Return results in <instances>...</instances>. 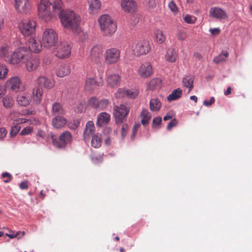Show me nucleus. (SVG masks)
<instances>
[{
  "mask_svg": "<svg viewBox=\"0 0 252 252\" xmlns=\"http://www.w3.org/2000/svg\"><path fill=\"white\" fill-rule=\"evenodd\" d=\"M39 17L45 22L59 16L62 25L74 33H82L80 28V17L73 11H64L62 0H40L38 5Z\"/></svg>",
  "mask_w": 252,
  "mask_h": 252,
  "instance_id": "nucleus-1",
  "label": "nucleus"
},
{
  "mask_svg": "<svg viewBox=\"0 0 252 252\" xmlns=\"http://www.w3.org/2000/svg\"><path fill=\"white\" fill-rule=\"evenodd\" d=\"M101 31L105 35H112L116 30L117 25L108 15H103L98 19Z\"/></svg>",
  "mask_w": 252,
  "mask_h": 252,
  "instance_id": "nucleus-2",
  "label": "nucleus"
},
{
  "mask_svg": "<svg viewBox=\"0 0 252 252\" xmlns=\"http://www.w3.org/2000/svg\"><path fill=\"white\" fill-rule=\"evenodd\" d=\"M58 41L57 33L52 28L46 29L42 34V44L47 48L54 46Z\"/></svg>",
  "mask_w": 252,
  "mask_h": 252,
  "instance_id": "nucleus-3",
  "label": "nucleus"
},
{
  "mask_svg": "<svg viewBox=\"0 0 252 252\" xmlns=\"http://www.w3.org/2000/svg\"><path fill=\"white\" fill-rule=\"evenodd\" d=\"M51 139L55 147L57 148H64L71 142L72 137L69 131H65L61 133L59 138L53 135L51 136Z\"/></svg>",
  "mask_w": 252,
  "mask_h": 252,
  "instance_id": "nucleus-4",
  "label": "nucleus"
},
{
  "mask_svg": "<svg viewBox=\"0 0 252 252\" xmlns=\"http://www.w3.org/2000/svg\"><path fill=\"white\" fill-rule=\"evenodd\" d=\"M121 51L117 48L111 47L107 49L104 54L105 63L108 65L117 63L120 60Z\"/></svg>",
  "mask_w": 252,
  "mask_h": 252,
  "instance_id": "nucleus-5",
  "label": "nucleus"
},
{
  "mask_svg": "<svg viewBox=\"0 0 252 252\" xmlns=\"http://www.w3.org/2000/svg\"><path fill=\"white\" fill-rule=\"evenodd\" d=\"M30 51L26 47H20L14 51L11 55L9 63L12 64H17L21 62L23 63L26 58L29 57L28 53Z\"/></svg>",
  "mask_w": 252,
  "mask_h": 252,
  "instance_id": "nucleus-6",
  "label": "nucleus"
},
{
  "mask_svg": "<svg viewBox=\"0 0 252 252\" xmlns=\"http://www.w3.org/2000/svg\"><path fill=\"white\" fill-rule=\"evenodd\" d=\"M151 45L149 41L144 40L138 42L132 47L133 54L137 56L146 55L151 50Z\"/></svg>",
  "mask_w": 252,
  "mask_h": 252,
  "instance_id": "nucleus-7",
  "label": "nucleus"
},
{
  "mask_svg": "<svg viewBox=\"0 0 252 252\" xmlns=\"http://www.w3.org/2000/svg\"><path fill=\"white\" fill-rule=\"evenodd\" d=\"M129 109V107H127L125 104H121L114 107L113 115L117 124L122 123L126 118Z\"/></svg>",
  "mask_w": 252,
  "mask_h": 252,
  "instance_id": "nucleus-8",
  "label": "nucleus"
},
{
  "mask_svg": "<svg viewBox=\"0 0 252 252\" xmlns=\"http://www.w3.org/2000/svg\"><path fill=\"white\" fill-rule=\"evenodd\" d=\"M36 23L34 20H26L23 21L19 24V28L21 33L25 36L32 35L35 31Z\"/></svg>",
  "mask_w": 252,
  "mask_h": 252,
  "instance_id": "nucleus-9",
  "label": "nucleus"
},
{
  "mask_svg": "<svg viewBox=\"0 0 252 252\" xmlns=\"http://www.w3.org/2000/svg\"><path fill=\"white\" fill-rule=\"evenodd\" d=\"M5 86L9 90L16 93L24 90L20 78L16 76L12 77L8 79L5 84Z\"/></svg>",
  "mask_w": 252,
  "mask_h": 252,
  "instance_id": "nucleus-10",
  "label": "nucleus"
},
{
  "mask_svg": "<svg viewBox=\"0 0 252 252\" xmlns=\"http://www.w3.org/2000/svg\"><path fill=\"white\" fill-rule=\"evenodd\" d=\"M71 49L70 45L67 43H61L57 48L56 56L60 59L68 58L71 54Z\"/></svg>",
  "mask_w": 252,
  "mask_h": 252,
  "instance_id": "nucleus-11",
  "label": "nucleus"
},
{
  "mask_svg": "<svg viewBox=\"0 0 252 252\" xmlns=\"http://www.w3.org/2000/svg\"><path fill=\"white\" fill-rule=\"evenodd\" d=\"M29 57L25 59L23 63L28 71L32 72L35 70L39 65V60L35 57H33L30 52L28 53Z\"/></svg>",
  "mask_w": 252,
  "mask_h": 252,
  "instance_id": "nucleus-12",
  "label": "nucleus"
},
{
  "mask_svg": "<svg viewBox=\"0 0 252 252\" xmlns=\"http://www.w3.org/2000/svg\"><path fill=\"white\" fill-rule=\"evenodd\" d=\"M153 73V66L151 63L145 62L142 63L138 67V75L142 78H147Z\"/></svg>",
  "mask_w": 252,
  "mask_h": 252,
  "instance_id": "nucleus-13",
  "label": "nucleus"
},
{
  "mask_svg": "<svg viewBox=\"0 0 252 252\" xmlns=\"http://www.w3.org/2000/svg\"><path fill=\"white\" fill-rule=\"evenodd\" d=\"M15 8L20 13H27L31 9L30 0H14Z\"/></svg>",
  "mask_w": 252,
  "mask_h": 252,
  "instance_id": "nucleus-14",
  "label": "nucleus"
},
{
  "mask_svg": "<svg viewBox=\"0 0 252 252\" xmlns=\"http://www.w3.org/2000/svg\"><path fill=\"white\" fill-rule=\"evenodd\" d=\"M106 80L109 87L115 88L120 84L121 76L117 73H111L107 75Z\"/></svg>",
  "mask_w": 252,
  "mask_h": 252,
  "instance_id": "nucleus-15",
  "label": "nucleus"
},
{
  "mask_svg": "<svg viewBox=\"0 0 252 252\" xmlns=\"http://www.w3.org/2000/svg\"><path fill=\"white\" fill-rule=\"evenodd\" d=\"M209 14L210 16L219 20L228 18L226 11L219 7H211L209 10Z\"/></svg>",
  "mask_w": 252,
  "mask_h": 252,
  "instance_id": "nucleus-16",
  "label": "nucleus"
},
{
  "mask_svg": "<svg viewBox=\"0 0 252 252\" xmlns=\"http://www.w3.org/2000/svg\"><path fill=\"white\" fill-rule=\"evenodd\" d=\"M27 44L29 47L28 51H29L30 53H31V52L39 53L42 50V44L41 43L39 40H37L35 38H30Z\"/></svg>",
  "mask_w": 252,
  "mask_h": 252,
  "instance_id": "nucleus-17",
  "label": "nucleus"
},
{
  "mask_svg": "<svg viewBox=\"0 0 252 252\" xmlns=\"http://www.w3.org/2000/svg\"><path fill=\"white\" fill-rule=\"evenodd\" d=\"M103 53V48L100 45H95L91 50L90 57L92 61L97 62L101 58Z\"/></svg>",
  "mask_w": 252,
  "mask_h": 252,
  "instance_id": "nucleus-18",
  "label": "nucleus"
},
{
  "mask_svg": "<svg viewBox=\"0 0 252 252\" xmlns=\"http://www.w3.org/2000/svg\"><path fill=\"white\" fill-rule=\"evenodd\" d=\"M89 12L91 14H96L100 10L101 2L99 0H88Z\"/></svg>",
  "mask_w": 252,
  "mask_h": 252,
  "instance_id": "nucleus-19",
  "label": "nucleus"
},
{
  "mask_svg": "<svg viewBox=\"0 0 252 252\" xmlns=\"http://www.w3.org/2000/svg\"><path fill=\"white\" fill-rule=\"evenodd\" d=\"M67 124V120L63 115L55 116L52 121V125L57 129L63 127Z\"/></svg>",
  "mask_w": 252,
  "mask_h": 252,
  "instance_id": "nucleus-20",
  "label": "nucleus"
},
{
  "mask_svg": "<svg viewBox=\"0 0 252 252\" xmlns=\"http://www.w3.org/2000/svg\"><path fill=\"white\" fill-rule=\"evenodd\" d=\"M95 130V127L93 121L88 122L84 131L83 137L85 141H87L93 135Z\"/></svg>",
  "mask_w": 252,
  "mask_h": 252,
  "instance_id": "nucleus-21",
  "label": "nucleus"
},
{
  "mask_svg": "<svg viewBox=\"0 0 252 252\" xmlns=\"http://www.w3.org/2000/svg\"><path fill=\"white\" fill-rule=\"evenodd\" d=\"M103 84V80L100 79L99 81H96L94 78H88L86 80L85 88L88 91H91L95 86H101Z\"/></svg>",
  "mask_w": 252,
  "mask_h": 252,
  "instance_id": "nucleus-22",
  "label": "nucleus"
},
{
  "mask_svg": "<svg viewBox=\"0 0 252 252\" xmlns=\"http://www.w3.org/2000/svg\"><path fill=\"white\" fill-rule=\"evenodd\" d=\"M18 103L22 106L29 105L31 101V96L28 94H19L16 98Z\"/></svg>",
  "mask_w": 252,
  "mask_h": 252,
  "instance_id": "nucleus-23",
  "label": "nucleus"
},
{
  "mask_svg": "<svg viewBox=\"0 0 252 252\" xmlns=\"http://www.w3.org/2000/svg\"><path fill=\"white\" fill-rule=\"evenodd\" d=\"M121 6L125 11L133 12L135 9L136 4L133 0H122Z\"/></svg>",
  "mask_w": 252,
  "mask_h": 252,
  "instance_id": "nucleus-24",
  "label": "nucleus"
},
{
  "mask_svg": "<svg viewBox=\"0 0 252 252\" xmlns=\"http://www.w3.org/2000/svg\"><path fill=\"white\" fill-rule=\"evenodd\" d=\"M110 120V115L106 112L100 113L97 118L96 125L100 126L103 125H107Z\"/></svg>",
  "mask_w": 252,
  "mask_h": 252,
  "instance_id": "nucleus-25",
  "label": "nucleus"
},
{
  "mask_svg": "<svg viewBox=\"0 0 252 252\" xmlns=\"http://www.w3.org/2000/svg\"><path fill=\"white\" fill-rule=\"evenodd\" d=\"M37 83L39 85L43 86L47 89H51L55 85L54 82L53 80L44 76L38 77L37 79Z\"/></svg>",
  "mask_w": 252,
  "mask_h": 252,
  "instance_id": "nucleus-26",
  "label": "nucleus"
},
{
  "mask_svg": "<svg viewBox=\"0 0 252 252\" xmlns=\"http://www.w3.org/2000/svg\"><path fill=\"white\" fill-rule=\"evenodd\" d=\"M51 114L54 116L63 115L65 114V111L60 103L56 102L52 105Z\"/></svg>",
  "mask_w": 252,
  "mask_h": 252,
  "instance_id": "nucleus-27",
  "label": "nucleus"
},
{
  "mask_svg": "<svg viewBox=\"0 0 252 252\" xmlns=\"http://www.w3.org/2000/svg\"><path fill=\"white\" fill-rule=\"evenodd\" d=\"M70 72V66L68 64H62L60 65L57 72V75L60 77H63Z\"/></svg>",
  "mask_w": 252,
  "mask_h": 252,
  "instance_id": "nucleus-28",
  "label": "nucleus"
},
{
  "mask_svg": "<svg viewBox=\"0 0 252 252\" xmlns=\"http://www.w3.org/2000/svg\"><path fill=\"white\" fill-rule=\"evenodd\" d=\"M140 116L141 118V124L144 126H147L152 117L150 112L148 110L144 109L141 112Z\"/></svg>",
  "mask_w": 252,
  "mask_h": 252,
  "instance_id": "nucleus-29",
  "label": "nucleus"
},
{
  "mask_svg": "<svg viewBox=\"0 0 252 252\" xmlns=\"http://www.w3.org/2000/svg\"><path fill=\"white\" fill-rule=\"evenodd\" d=\"M178 57V54L173 48H169L165 55V59L169 62H175Z\"/></svg>",
  "mask_w": 252,
  "mask_h": 252,
  "instance_id": "nucleus-30",
  "label": "nucleus"
},
{
  "mask_svg": "<svg viewBox=\"0 0 252 252\" xmlns=\"http://www.w3.org/2000/svg\"><path fill=\"white\" fill-rule=\"evenodd\" d=\"M11 51V48L8 44H4L0 47V58H7Z\"/></svg>",
  "mask_w": 252,
  "mask_h": 252,
  "instance_id": "nucleus-31",
  "label": "nucleus"
},
{
  "mask_svg": "<svg viewBox=\"0 0 252 252\" xmlns=\"http://www.w3.org/2000/svg\"><path fill=\"white\" fill-rule=\"evenodd\" d=\"M182 95V91L181 89L178 88L173 90L171 94L167 97V100L171 101L180 98Z\"/></svg>",
  "mask_w": 252,
  "mask_h": 252,
  "instance_id": "nucleus-32",
  "label": "nucleus"
},
{
  "mask_svg": "<svg viewBox=\"0 0 252 252\" xmlns=\"http://www.w3.org/2000/svg\"><path fill=\"white\" fill-rule=\"evenodd\" d=\"M2 102L3 107L6 109L11 108L14 104L13 98L9 95H6L3 97Z\"/></svg>",
  "mask_w": 252,
  "mask_h": 252,
  "instance_id": "nucleus-33",
  "label": "nucleus"
},
{
  "mask_svg": "<svg viewBox=\"0 0 252 252\" xmlns=\"http://www.w3.org/2000/svg\"><path fill=\"white\" fill-rule=\"evenodd\" d=\"M182 83L183 86L189 89L188 93H189L193 88V79L190 76H187L183 79Z\"/></svg>",
  "mask_w": 252,
  "mask_h": 252,
  "instance_id": "nucleus-34",
  "label": "nucleus"
},
{
  "mask_svg": "<svg viewBox=\"0 0 252 252\" xmlns=\"http://www.w3.org/2000/svg\"><path fill=\"white\" fill-rule=\"evenodd\" d=\"M161 106V103L158 98H153L150 101V109L152 111H158Z\"/></svg>",
  "mask_w": 252,
  "mask_h": 252,
  "instance_id": "nucleus-35",
  "label": "nucleus"
},
{
  "mask_svg": "<svg viewBox=\"0 0 252 252\" xmlns=\"http://www.w3.org/2000/svg\"><path fill=\"white\" fill-rule=\"evenodd\" d=\"M42 91L40 88H35L32 91V97L33 101L36 104H39L42 98Z\"/></svg>",
  "mask_w": 252,
  "mask_h": 252,
  "instance_id": "nucleus-36",
  "label": "nucleus"
},
{
  "mask_svg": "<svg viewBox=\"0 0 252 252\" xmlns=\"http://www.w3.org/2000/svg\"><path fill=\"white\" fill-rule=\"evenodd\" d=\"M161 81L160 79L156 78L152 79L148 84V88L150 90H154L160 86Z\"/></svg>",
  "mask_w": 252,
  "mask_h": 252,
  "instance_id": "nucleus-37",
  "label": "nucleus"
},
{
  "mask_svg": "<svg viewBox=\"0 0 252 252\" xmlns=\"http://www.w3.org/2000/svg\"><path fill=\"white\" fill-rule=\"evenodd\" d=\"M101 139L100 135L98 134H95L93 136L91 144L94 148H98L101 145Z\"/></svg>",
  "mask_w": 252,
  "mask_h": 252,
  "instance_id": "nucleus-38",
  "label": "nucleus"
},
{
  "mask_svg": "<svg viewBox=\"0 0 252 252\" xmlns=\"http://www.w3.org/2000/svg\"><path fill=\"white\" fill-rule=\"evenodd\" d=\"M228 53L226 51H223L222 53L214 58L213 62L216 63H219L221 62L224 61L228 57Z\"/></svg>",
  "mask_w": 252,
  "mask_h": 252,
  "instance_id": "nucleus-39",
  "label": "nucleus"
},
{
  "mask_svg": "<svg viewBox=\"0 0 252 252\" xmlns=\"http://www.w3.org/2000/svg\"><path fill=\"white\" fill-rule=\"evenodd\" d=\"M139 94V91L136 89H126V96L130 99H134Z\"/></svg>",
  "mask_w": 252,
  "mask_h": 252,
  "instance_id": "nucleus-40",
  "label": "nucleus"
},
{
  "mask_svg": "<svg viewBox=\"0 0 252 252\" xmlns=\"http://www.w3.org/2000/svg\"><path fill=\"white\" fill-rule=\"evenodd\" d=\"M156 40L158 43H162L165 40V37L160 30H157L155 32Z\"/></svg>",
  "mask_w": 252,
  "mask_h": 252,
  "instance_id": "nucleus-41",
  "label": "nucleus"
},
{
  "mask_svg": "<svg viewBox=\"0 0 252 252\" xmlns=\"http://www.w3.org/2000/svg\"><path fill=\"white\" fill-rule=\"evenodd\" d=\"M110 104L109 101L107 99H102L98 100V104L97 110H102L106 109Z\"/></svg>",
  "mask_w": 252,
  "mask_h": 252,
  "instance_id": "nucleus-42",
  "label": "nucleus"
},
{
  "mask_svg": "<svg viewBox=\"0 0 252 252\" xmlns=\"http://www.w3.org/2000/svg\"><path fill=\"white\" fill-rule=\"evenodd\" d=\"M8 69L6 66L0 63V79H4L6 78Z\"/></svg>",
  "mask_w": 252,
  "mask_h": 252,
  "instance_id": "nucleus-43",
  "label": "nucleus"
},
{
  "mask_svg": "<svg viewBox=\"0 0 252 252\" xmlns=\"http://www.w3.org/2000/svg\"><path fill=\"white\" fill-rule=\"evenodd\" d=\"M98 104V100L95 97H92L88 100V106L94 109H97Z\"/></svg>",
  "mask_w": 252,
  "mask_h": 252,
  "instance_id": "nucleus-44",
  "label": "nucleus"
},
{
  "mask_svg": "<svg viewBox=\"0 0 252 252\" xmlns=\"http://www.w3.org/2000/svg\"><path fill=\"white\" fill-rule=\"evenodd\" d=\"M85 110V103L84 101L80 102L74 107V111L78 113H82Z\"/></svg>",
  "mask_w": 252,
  "mask_h": 252,
  "instance_id": "nucleus-45",
  "label": "nucleus"
},
{
  "mask_svg": "<svg viewBox=\"0 0 252 252\" xmlns=\"http://www.w3.org/2000/svg\"><path fill=\"white\" fill-rule=\"evenodd\" d=\"M184 20L186 23L192 24L195 23L197 18L194 16L187 15L184 17Z\"/></svg>",
  "mask_w": 252,
  "mask_h": 252,
  "instance_id": "nucleus-46",
  "label": "nucleus"
},
{
  "mask_svg": "<svg viewBox=\"0 0 252 252\" xmlns=\"http://www.w3.org/2000/svg\"><path fill=\"white\" fill-rule=\"evenodd\" d=\"M21 128L20 126L18 125H16L13 126L11 128L10 132V135L11 137L15 136L17 133L19 131L20 129Z\"/></svg>",
  "mask_w": 252,
  "mask_h": 252,
  "instance_id": "nucleus-47",
  "label": "nucleus"
},
{
  "mask_svg": "<svg viewBox=\"0 0 252 252\" xmlns=\"http://www.w3.org/2000/svg\"><path fill=\"white\" fill-rule=\"evenodd\" d=\"M126 89L123 88H119L117 91L115 95L116 97L120 98L126 96Z\"/></svg>",
  "mask_w": 252,
  "mask_h": 252,
  "instance_id": "nucleus-48",
  "label": "nucleus"
},
{
  "mask_svg": "<svg viewBox=\"0 0 252 252\" xmlns=\"http://www.w3.org/2000/svg\"><path fill=\"white\" fill-rule=\"evenodd\" d=\"M177 37L179 40H184L188 37L187 33L183 31H179L177 33Z\"/></svg>",
  "mask_w": 252,
  "mask_h": 252,
  "instance_id": "nucleus-49",
  "label": "nucleus"
},
{
  "mask_svg": "<svg viewBox=\"0 0 252 252\" xmlns=\"http://www.w3.org/2000/svg\"><path fill=\"white\" fill-rule=\"evenodd\" d=\"M33 128L32 126H27L24 128L20 132L21 135L29 134L32 132Z\"/></svg>",
  "mask_w": 252,
  "mask_h": 252,
  "instance_id": "nucleus-50",
  "label": "nucleus"
},
{
  "mask_svg": "<svg viewBox=\"0 0 252 252\" xmlns=\"http://www.w3.org/2000/svg\"><path fill=\"white\" fill-rule=\"evenodd\" d=\"M79 125V122L78 121H73L70 122L67 124V126L71 129H75Z\"/></svg>",
  "mask_w": 252,
  "mask_h": 252,
  "instance_id": "nucleus-51",
  "label": "nucleus"
},
{
  "mask_svg": "<svg viewBox=\"0 0 252 252\" xmlns=\"http://www.w3.org/2000/svg\"><path fill=\"white\" fill-rule=\"evenodd\" d=\"M168 6L173 12H177L178 11V7L173 0L169 2Z\"/></svg>",
  "mask_w": 252,
  "mask_h": 252,
  "instance_id": "nucleus-52",
  "label": "nucleus"
},
{
  "mask_svg": "<svg viewBox=\"0 0 252 252\" xmlns=\"http://www.w3.org/2000/svg\"><path fill=\"white\" fill-rule=\"evenodd\" d=\"M128 129V125L126 124H123L121 130V135L123 138L126 136Z\"/></svg>",
  "mask_w": 252,
  "mask_h": 252,
  "instance_id": "nucleus-53",
  "label": "nucleus"
},
{
  "mask_svg": "<svg viewBox=\"0 0 252 252\" xmlns=\"http://www.w3.org/2000/svg\"><path fill=\"white\" fill-rule=\"evenodd\" d=\"M2 177L4 179L5 178V179H4L3 180V182L5 183H8L10 182L11 181L12 178V176L9 173H7V172L3 173L2 174Z\"/></svg>",
  "mask_w": 252,
  "mask_h": 252,
  "instance_id": "nucleus-54",
  "label": "nucleus"
},
{
  "mask_svg": "<svg viewBox=\"0 0 252 252\" xmlns=\"http://www.w3.org/2000/svg\"><path fill=\"white\" fill-rule=\"evenodd\" d=\"M177 121L176 119H173L171 120V121L168 124L167 126V129L168 130H170L173 127L176 126L177 125Z\"/></svg>",
  "mask_w": 252,
  "mask_h": 252,
  "instance_id": "nucleus-55",
  "label": "nucleus"
},
{
  "mask_svg": "<svg viewBox=\"0 0 252 252\" xmlns=\"http://www.w3.org/2000/svg\"><path fill=\"white\" fill-rule=\"evenodd\" d=\"M140 127V124H135L132 129V135H131V138H134L135 136V135L136 134V132L138 130V129Z\"/></svg>",
  "mask_w": 252,
  "mask_h": 252,
  "instance_id": "nucleus-56",
  "label": "nucleus"
},
{
  "mask_svg": "<svg viewBox=\"0 0 252 252\" xmlns=\"http://www.w3.org/2000/svg\"><path fill=\"white\" fill-rule=\"evenodd\" d=\"M161 118L160 117H157L154 118L153 120V126L155 127L157 126H159L161 123Z\"/></svg>",
  "mask_w": 252,
  "mask_h": 252,
  "instance_id": "nucleus-57",
  "label": "nucleus"
},
{
  "mask_svg": "<svg viewBox=\"0 0 252 252\" xmlns=\"http://www.w3.org/2000/svg\"><path fill=\"white\" fill-rule=\"evenodd\" d=\"M29 122L28 119H24V118H16L14 120V123L16 125H18L20 124H24Z\"/></svg>",
  "mask_w": 252,
  "mask_h": 252,
  "instance_id": "nucleus-58",
  "label": "nucleus"
},
{
  "mask_svg": "<svg viewBox=\"0 0 252 252\" xmlns=\"http://www.w3.org/2000/svg\"><path fill=\"white\" fill-rule=\"evenodd\" d=\"M28 121L29 122H28V123H29L31 125H38L40 124V121L35 118H32L31 119H28Z\"/></svg>",
  "mask_w": 252,
  "mask_h": 252,
  "instance_id": "nucleus-59",
  "label": "nucleus"
},
{
  "mask_svg": "<svg viewBox=\"0 0 252 252\" xmlns=\"http://www.w3.org/2000/svg\"><path fill=\"white\" fill-rule=\"evenodd\" d=\"M7 131L4 127L0 128V140L3 139L6 136Z\"/></svg>",
  "mask_w": 252,
  "mask_h": 252,
  "instance_id": "nucleus-60",
  "label": "nucleus"
},
{
  "mask_svg": "<svg viewBox=\"0 0 252 252\" xmlns=\"http://www.w3.org/2000/svg\"><path fill=\"white\" fill-rule=\"evenodd\" d=\"M36 136L44 138L46 136V133L43 130L38 128L37 130Z\"/></svg>",
  "mask_w": 252,
  "mask_h": 252,
  "instance_id": "nucleus-61",
  "label": "nucleus"
},
{
  "mask_svg": "<svg viewBox=\"0 0 252 252\" xmlns=\"http://www.w3.org/2000/svg\"><path fill=\"white\" fill-rule=\"evenodd\" d=\"M209 31L213 35H216L219 34L220 31L219 28L210 29Z\"/></svg>",
  "mask_w": 252,
  "mask_h": 252,
  "instance_id": "nucleus-62",
  "label": "nucleus"
},
{
  "mask_svg": "<svg viewBox=\"0 0 252 252\" xmlns=\"http://www.w3.org/2000/svg\"><path fill=\"white\" fill-rule=\"evenodd\" d=\"M215 102V98L212 97L209 101L205 100L203 102V104L205 106H208L211 105Z\"/></svg>",
  "mask_w": 252,
  "mask_h": 252,
  "instance_id": "nucleus-63",
  "label": "nucleus"
},
{
  "mask_svg": "<svg viewBox=\"0 0 252 252\" xmlns=\"http://www.w3.org/2000/svg\"><path fill=\"white\" fill-rule=\"evenodd\" d=\"M19 187L21 189H28V182H27V181L22 182L20 184Z\"/></svg>",
  "mask_w": 252,
  "mask_h": 252,
  "instance_id": "nucleus-64",
  "label": "nucleus"
}]
</instances>
